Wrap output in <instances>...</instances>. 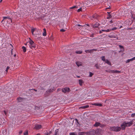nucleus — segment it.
<instances>
[{
    "instance_id": "f257e3e1",
    "label": "nucleus",
    "mask_w": 135,
    "mask_h": 135,
    "mask_svg": "<svg viewBox=\"0 0 135 135\" xmlns=\"http://www.w3.org/2000/svg\"><path fill=\"white\" fill-rule=\"evenodd\" d=\"M133 122L132 120L129 122H124L121 125V128L123 130H124L126 127L130 126L133 124Z\"/></svg>"
},
{
    "instance_id": "f03ea898",
    "label": "nucleus",
    "mask_w": 135,
    "mask_h": 135,
    "mask_svg": "<svg viewBox=\"0 0 135 135\" xmlns=\"http://www.w3.org/2000/svg\"><path fill=\"white\" fill-rule=\"evenodd\" d=\"M29 39L30 40L28 41L29 44H28L29 47L31 49L35 48L36 46L35 44L30 38Z\"/></svg>"
},
{
    "instance_id": "7ed1b4c3",
    "label": "nucleus",
    "mask_w": 135,
    "mask_h": 135,
    "mask_svg": "<svg viewBox=\"0 0 135 135\" xmlns=\"http://www.w3.org/2000/svg\"><path fill=\"white\" fill-rule=\"evenodd\" d=\"M121 129V128L119 127H112L110 128V130L116 132L120 131Z\"/></svg>"
},
{
    "instance_id": "20e7f679",
    "label": "nucleus",
    "mask_w": 135,
    "mask_h": 135,
    "mask_svg": "<svg viewBox=\"0 0 135 135\" xmlns=\"http://www.w3.org/2000/svg\"><path fill=\"white\" fill-rule=\"evenodd\" d=\"M62 92L66 93L69 92L70 91V89L69 88L65 87L62 89Z\"/></svg>"
},
{
    "instance_id": "39448f33",
    "label": "nucleus",
    "mask_w": 135,
    "mask_h": 135,
    "mask_svg": "<svg viewBox=\"0 0 135 135\" xmlns=\"http://www.w3.org/2000/svg\"><path fill=\"white\" fill-rule=\"evenodd\" d=\"M95 132L94 130H92L90 132L86 133V135H94Z\"/></svg>"
},
{
    "instance_id": "423d86ee",
    "label": "nucleus",
    "mask_w": 135,
    "mask_h": 135,
    "mask_svg": "<svg viewBox=\"0 0 135 135\" xmlns=\"http://www.w3.org/2000/svg\"><path fill=\"white\" fill-rule=\"evenodd\" d=\"M41 128V125L38 124L36 125L34 127V128L36 129H38Z\"/></svg>"
},
{
    "instance_id": "0eeeda50",
    "label": "nucleus",
    "mask_w": 135,
    "mask_h": 135,
    "mask_svg": "<svg viewBox=\"0 0 135 135\" xmlns=\"http://www.w3.org/2000/svg\"><path fill=\"white\" fill-rule=\"evenodd\" d=\"M135 60V57H134L132 58L127 60L126 61V63H128L130 61H132Z\"/></svg>"
},
{
    "instance_id": "6e6552de",
    "label": "nucleus",
    "mask_w": 135,
    "mask_h": 135,
    "mask_svg": "<svg viewBox=\"0 0 135 135\" xmlns=\"http://www.w3.org/2000/svg\"><path fill=\"white\" fill-rule=\"evenodd\" d=\"M79 83L80 85V86H82L83 85V84L84 83V81L83 80L81 79H79Z\"/></svg>"
},
{
    "instance_id": "1a4fd4ad",
    "label": "nucleus",
    "mask_w": 135,
    "mask_h": 135,
    "mask_svg": "<svg viewBox=\"0 0 135 135\" xmlns=\"http://www.w3.org/2000/svg\"><path fill=\"white\" fill-rule=\"evenodd\" d=\"M91 104L93 105H94L99 107H102V104L100 103H93L92 104Z\"/></svg>"
},
{
    "instance_id": "9d476101",
    "label": "nucleus",
    "mask_w": 135,
    "mask_h": 135,
    "mask_svg": "<svg viewBox=\"0 0 135 135\" xmlns=\"http://www.w3.org/2000/svg\"><path fill=\"white\" fill-rule=\"evenodd\" d=\"M3 19L2 20V22L5 19H8L9 21H10L11 22H12V20L10 18H9L8 17H3Z\"/></svg>"
},
{
    "instance_id": "9b49d317",
    "label": "nucleus",
    "mask_w": 135,
    "mask_h": 135,
    "mask_svg": "<svg viewBox=\"0 0 135 135\" xmlns=\"http://www.w3.org/2000/svg\"><path fill=\"white\" fill-rule=\"evenodd\" d=\"M89 107V105H86L84 106H83L80 107L79 108H82V109H85L87 108H88Z\"/></svg>"
},
{
    "instance_id": "f8f14e48",
    "label": "nucleus",
    "mask_w": 135,
    "mask_h": 135,
    "mask_svg": "<svg viewBox=\"0 0 135 135\" xmlns=\"http://www.w3.org/2000/svg\"><path fill=\"white\" fill-rule=\"evenodd\" d=\"M55 90V88L54 87H51V88L48 91L49 92H52Z\"/></svg>"
},
{
    "instance_id": "ddd939ff",
    "label": "nucleus",
    "mask_w": 135,
    "mask_h": 135,
    "mask_svg": "<svg viewBox=\"0 0 135 135\" xmlns=\"http://www.w3.org/2000/svg\"><path fill=\"white\" fill-rule=\"evenodd\" d=\"M44 32L42 33L43 36H46V30L45 28H44L43 29Z\"/></svg>"
},
{
    "instance_id": "4468645a",
    "label": "nucleus",
    "mask_w": 135,
    "mask_h": 135,
    "mask_svg": "<svg viewBox=\"0 0 135 135\" xmlns=\"http://www.w3.org/2000/svg\"><path fill=\"white\" fill-rule=\"evenodd\" d=\"M86 133L85 132H80L78 134L79 135H86Z\"/></svg>"
},
{
    "instance_id": "2eb2a0df",
    "label": "nucleus",
    "mask_w": 135,
    "mask_h": 135,
    "mask_svg": "<svg viewBox=\"0 0 135 135\" xmlns=\"http://www.w3.org/2000/svg\"><path fill=\"white\" fill-rule=\"evenodd\" d=\"M76 63L77 65L78 66H80L81 65H82L81 62H76Z\"/></svg>"
},
{
    "instance_id": "dca6fc26",
    "label": "nucleus",
    "mask_w": 135,
    "mask_h": 135,
    "mask_svg": "<svg viewBox=\"0 0 135 135\" xmlns=\"http://www.w3.org/2000/svg\"><path fill=\"white\" fill-rule=\"evenodd\" d=\"M18 101L19 102H21L23 100V99L20 97H19L17 99Z\"/></svg>"
},
{
    "instance_id": "f3484780",
    "label": "nucleus",
    "mask_w": 135,
    "mask_h": 135,
    "mask_svg": "<svg viewBox=\"0 0 135 135\" xmlns=\"http://www.w3.org/2000/svg\"><path fill=\"white\" fill-rule=\"evenodd\" d=\"M99 25V24L97 23H96L95 24L93 25V27H97Z\"/></svg>"
},
{
    "instance_id": "a211bd4d",
    "label": "nucleus",
    "mask_w": 135,
    "mask_h": 135,
    "mask_svg": "<svg viewBox=\"0 0 135 135\" xmlns=\"http://www.w3.org/2000/svg\"><path fill=\"white\" fill-rule=\"evenodd\" d=\"M100 124V123L98 122H97L95 123L94 125V126L96 127H97L98 126H99Z\"/></svg>"
},
{
    "instance_id": "6ab92c4d",
    "label": "nucleus",
    "mask_w": 135,
    "mask_h": 135,
    "mask_svg": "<svg viewBox=\"0 0 135 135\" xmlns=\"http://www.w3.org/2000/svg\"><path fill=\"white\" fill-rule=\"evenodd\" d=\"M105 62L107 63L109 65H111V63L110 62V61L108 60H106Z\"/></svg>"
},
{
    "instance_id": "aec40b11",
    "label": "nucleus",
    "mask_w": 135,
    "mask_h": 135,
    "mask_svg": "<svg viewBox=\"0 0 135 135\" xmlns=\"http://www.w3.org/2000/svg\"><path fill=\"white\" fill-rule=\"evenodd\" d=\"M97 50V49H93L89 50V52L90 53H91L93 52V51H96Z\"/></svg>"
},
{
    "instance_id": "412c9836",
    "label": "nucleus",
    "mask_w": 135,
    "mask_h": 135,
    "mask_svg": "<svg viewBox=\"0 0 135 135\" xmlns=\"http://www.w3.org/2000/svg\"><path fill=\"white\" fill-rule=\"evenodd\" d=\"M22 49H23V51L24 52H25L26 51V48L24 46H23L22 47Z\"/></svg>"
},
{
    "instance_id": "4be33fe9",
    "label": "nucleus",
    "mask_w": 135,
    "mask_h": 135,
    "mask_svg": "<svg viewBox=\"0 0 135 135\" xmlns=\"http://www.w3.org/2000/svg\"><path fill=\"white\" fill-rule=\"evenodd\" d=\"M82 52L81 51H78L75 52V53L77 54H81Z\"/></svg>"
},
{
    "instance_id": "5701e85b",
    "label": "nucleus",
    "mask_w": 135,
    "mask_h": 135,
    "mask_svg": "<svg viewBox=\"0 0 135 135\" xmlns=\"http://www.w3.org/2000/svg\"><path fill=\"white\" fill-rule=\"evenodd\" d=\"M110 30H109V29H107V30H102V31H105V32H109L110 31Z\"/></svg>"
},
{
    "instance_id": "b1692460",
    "label": "nucleus",
    "mask_w": 135,
    "mask_h": 135,
    "mask_svg": "<svg viewBox=\"0 0 135 135\" xmlns=\"http://www.w3.org/2000/svg\"><path fill=\"white\" fill-rule=\"evenodd\" d=\"M101 58L102 59V60L103 61H105L106 60H105V57L104 56H103L101 57Z\"/></svg>"
},
{
    "instance_id": "393cba45",
    "label": "nucleus",
    "mask_w": 135,
    "mask_h": 135,
    "mask_svg": "<svg viewBox=\"0 0 135 135\" xmlns=\"http://www.w3.org/2000/svg\"><path fill=\"white\" fill-rule=\"evenodd\" d=\"M35 28H32V29L31 30V32L32 33L33 35V32L34 31H35Z\"/></svg>"
},
{
    "instance_id": "a878e982",
    "label": "nucleus",
    "mask_w": 135,
    "mask_h": 135,
    "mask_svg": "<svg viewBox=\"0 0 135 135\" xmlns=\"http://www.w3.org/2000/svg\"><path fill=\"white\" fill-rule=\"evenodd\" d=\"M95 67L97 69H98L99 68V66L98 64H97L95 65Z\"/></svg>"
},
{
    "instance_id": "bb28decb",
    "label": "nucleus",
    "mask_w": 135,
    "mask_h": 135,
    "mask_svg": "<svg viewBox=\"0 0 135 135\" xmlns=\"http://www.w3.org/2000/svg\"><path fill=\"white\" fill-rule=\"evenodd\" d=\"M119 46L120 48L123 49V50L121 51H124V48H123V47L122 46L120 45H119Z\"/></svg>"
},
{
    "instance_id": "cd10ccee",
    "label": "nucleus",
    "mask_w": 135,
    "mask_h": 135,
    "mask_svg": "<svg viewBox=\"0 0 135 135\" xmlns=\"http://www.w3.org/2000/svg\"><path fill=\"white\" fill-rule=\"evenodd\" d=\"M82 8H80L79 9H78L77 10V12H79L80 11H82Z\"/></svg>"
},
{
    "instance_id": "c85d7f7f",
    "label": "nucleus",
    "mask_w": 135,
    "mask_h": 135,
    "mask_svg": "<svg viewBox=\"0 0 135 135\" xmlns=\"http://www.w3.org/2000/svg\"><path fill=\"white\" fill-rule=\"evenodd\" d=\"M93 74L91 73V72H89V76L90 77H91L93 75Z\"/></svg>"
},
{
    "instance_id": "c756f323",
    "label": "nucleus",
    "mask_w": 135,
    "mask_h": 135,
    "mask_svg": "<svg viewBox=\"0 0 135 135\" xmlns=\"http://www.w3.org/2000/svg\"><path fill=\"white\" fill-rule=\"evenodd\" d=\"M28 134V132L27 131H26L25 133H24V135H27Z\"/></svg>"
},
{
    "instance_id": "7c9ffc66",
    "label": "nucleus",
    "mask_w": 135,
    "mask_h": 135,
    "mask_svg": "<svg viewBox=\"0 0 135 135\" xmlns=\"http://www.w3.org/2000/svg\"><path fill=\"white\" fill-rule=\"evenodd\" d=\"M69 135H76V134L74 133H70Z\"/></svg>"
},
{
    "instance_id": "2f4dec72",
    "label": "nucleus",
    "mask_w": 135,
    "mask_h": 135,
    "mask_svg": "<svg viewBox=\"0 0 135 135\" xmlns=\"http://www.w3.org/2000/svg\"><path fill=\"white\" fill-rule=\"evenodd\" d=\"M9 68V66H7L6 70V71L7 72L8 71V70Z\"/></svg>"
},
{
    "instance_id": "473e14b6",
    "label": "nucleus",
    "mask_w": 135,
    "mask_h": 135,
    "mask_svg": "<svg viewBox=\"0 0 135 135\" xmlns=\"http://www.w3.org/2000/svg\"><path fill=\"white\" fill-rule=\"evenodd\" d=\"M115 73H120V71H117V70H115Z\"/></svg>"
},
{
    "instance_id": "72a5a7b5",
    "label": "nucleus",
    "mask_w": 135,
    "mask_h": 135,
    "mask_svg": "<svg viewBox=\"0 0 135 135\" xmlns=\"http://www.w3.org/2000/svg\"><path fill=\"white\" fill-rule=\"evenodd\" d=\"M131 116L132 117H134L135 116V113L132 114Z\"/></svg>"
},
{
    "instance_id": "f704fd0d",
    "label": "nucleus",
    "mask_w": 135,
    "mask_h": 135,
    "mask_svg": "<svg viewBox=\"0 0 135 135\" xmlns=\"http://www.w3.org/2000/svg\"><path fill=\"white\" fill-rule=\"evenodd\" d=\"M117 29V28L116 27H115L112 28L111 30H116Z\"/></svg>"
},
{
    "instance_id": "c9c22d12",
    "label": "nucleus",
    "mask_w": 135,
    "mask_h": 135,
    "mask_svg": "<svg viewBox=\"0 0 135 135\" xmlns=\"http://www.w3.org/2000/svg\"><path fill=\"white\" fill-rule=\"evenodd\" d=\"M77 8V7H76L75 6H74L73 7H70V9H73V8Z\"/></svg>"
},
{
    "instance_id": "e433bc0d",
    "label": "nucleus",
    "mask_w": 135,
    "mask_h": 135,
    "mask_svg": "<svg viewBox=\"0 0 135 135\" xmlns=\"http://www.w3.org/2000/svg\"><path fill=\"white\" fill-rule=\"evenodd\" d=\"M85 52L86 53L89 52V50H85Z\"/></svg>"
},
{
    "instance_id": "4c0bfd02",
    "label": "nucleus",
    "mask_w": 135,
    "mask_h": 135,
    "mask_svg": "<svg viewBox=\"0 0 135 135\" xmlns=\"http://www.w3.org/2000/svg\"><path fill=\"white\" fill-rule=\"evenodd\" d=\"M60 31L61 32H64L65 31V30L64 29H62L60 30Z\"/></svg>"
},
{
    "instance_id": "58836bf2",
    "label": "nucleus",
    "mask_w": 135,
    "mask_h": 135,
    "mask_svg": "<svg viewBox=\"0 0 135 135\" xmlns=\"http://www.w3.org/2000/svg\"><path fill=\"white\" fill-rule=\"evenodd\" d=\"M58 131V129H57L56 130L55 132V135H57V133H56V132H57Z\"/></svg>"
},
{
    "instance_id": "ea45409f",
    "label": "nucleus",
    "mask_w": 135,
    "mask_h": 135,
    "mask_svg": "<svg viewBox=\"0 0 135 135\" xmlns=\"http://www.w3.org/2000/svg\"><path fill=\"white\" fill-rule=\"evenodd\" d=\"M115 70H112L111 71V73H115Z\"/></svg>"
},
{
    "instance_id": "a19ab883",
    "label": "nucleus",
    "mask_w": 135,
    "mask_h": 135,
    "mask_svg": "<svg viewBox=\"0 0 135 135\" xmlns=\"http://www.w3.org/2000/svg\"><path fill=\"white\" fill-rule=\"evenodd\" d=\"M22 133V131H21L19 132V134H20L21 133Z\"/></svg>"
},
{
    "instance_id": "79ce46f5",
    "label": "nucleus",
    "mask_w": 135,
    "mask_h": 135,
    "mask_svg": "<svg viewBox=\"0 0 135 135\" xmlns=\"http://www.w3.org/2000/svg\"><path fill=\"white\" fill-rule=\"evenodd\" d=\"M76 26H79L80 27H82V26L80 25H76Z\"/></svg>"
},
{
    "instance_id": "37998d69",
    "label": "nucleus",
    "mask_w": 135,
    "mask_h": 135,
    "mask_svg": "<svg viewBox=\"0 0 135 135\" xmlns=\"http://www.w3.org/2000/svg\"><path fill=\"white\" fill-rule=\"evenodd\" d=\"M29 44V43H28V42H27L25 44V45H28V44Z\"/></svg>"
},
{
    "instance_id": "c03bdc74",
    "label": "nucleus",
    "mask_w": 135,
    "mask_h": 135,
    "mask_svg": "<svg viewBox=\"0 0 135 135\" xmlns=\"http://www.w3.org/2000/svg\"><path fill=\"white\" fill-rule=\"evenodd\" d=\"M4 114H6V111H4Z\"/></svg>"
},
{
    "instance_id": "a18cd8bd",
    "label": "nucleus",
    "mask_w": 135,
    "mask_h": 135,
    "mask_svg": "<svg viewBox=\"0 0 135 135\" xmlns=\"http://www.w3.org/2000/svg\"><path fill=\"white\" fill-rule=\"evenodd\" d=\"M112 20H111L110 21V23H112Z\"/></svg>"
},
{
    "instance_id": "49530a36",
    "label": "nucleus",
    "mask_w": 135,
    "mask_h": 135,
    "mask_svg": "<svg viewBox=\"0 0 135 135\" xmlns=\"http://www.w3.org/2000/svg\"><path fill=\"white\" fill-rule=\"evenodd\" d=\"M16 56V54H14V57H15Z\"/></svg>"
},
{
    "instance_id": "de8ad7c7",
    "label": "nucleus",
    "mask_w": 135,
    "mask_h": 135,
    "mask_svg": "<svg viewBox=\"0 0 135 135\" xmlns=\"http://www.w3.org/2000/svg\"><path fill=\"white\" fill-rule=\"evenodd\" d=\"M94 16H92V18H94Z\"/></svg>"
},
{
    "instance_id": "09e8293b",
    "label": "nucleus",
    "mask_w": 135,
    "mask_h": 135,
    "mask_svg": "<svg viewBox=\"0 0 135 135\" xmlns=\"http://www.w3.org/2000/svg\"><path fill=\"white\" fill-rule=\"evenodd\" d=\"M36 135H40V134H37Z\"/></svg>"
},
{
    "instance_id": "8fccbe9b",
    "label": "nucleus",
    "mask_w": 135,
    "mask_h": 135,
    "mask_svg": "<svg viewBox=\"0 0 135 135\" xmlns=\"http://www.w3.org/2000/svg\"><path fill=\"white\" fill-rule=\"evenodd\" d=\"M122 26H121L120 27V28H121L122 27Z\"/></svg>"
},
{
    "instance_id": "3c124183",
    "label": "nucleus",
    "mask_w": 135,
    "mask_h": 135,
    "mask_svg": "<svg viewBox=\"0 0 135 135\" xmlns=\"http://www.w3.org/2000/svg\"><path fill=\"white\" fill-rule=\"evenodd\" d=\"M35 90V91H37V90Z\"/></svg>"
},
{
    "instance_id": "603ef678",
    "label": "nucleus",
    "mask_w": 135,
    "mask_h": 135,
    "mask_svg": "<svg viewBox=\"0 0 135 135\" xmlns=\"http://www.w3.org/2000/svg\"><path fill=\"white\" fill-rule=\"evenodd\" d=\"M109 18V17H107V18Z\"/></svg>"
},
{
    "instance_id": "864d4df0",
    "label": "nucleus",
    "mask_w": 135,
    "mask_h": 135,
    "mask_svg": "<svg viewBox=\"0 0 135 135\" xmlns=\"http://www.w3.org/2000/svg\"><path fill=\"white\" fill-rule=\"evenodd\" d=\"M5 132H6V130H5Z\"/></svg>"
},
{
    "instance_id": "5fc2aeb1",
    "label": "nucleus",
    "mask_w": 135,
    "mask_h": 135,
    "mask_svg": "<svg viewBox=\"0 0 135 135\" xmlns=\"http://www.w3.org/2000/svg\"><path fill=\"white\" fill-rule=\"evenodd\" d=\"M2 1V0H1L0 1V2H1Z\"/></svg>"
},
{
    "instance_id": "6e6d98bb",
    "label": "nucleus",
    "mask_w": 135,
    "mask_h": 135,
    "mask_svg": "<svg viewBox=\"0 0 135 135\" xmlns=\"http://www.w3.org/2000/svg\"><path fill=\"white\" fill-rule=\"evenodd\" d=\"M101 31H100V33H101Z\"/></svg>"
},
{
    "instance_id": "4d7b16f0",
    "label": "nucleus",
    "mask_w": 135,
    "mask_h": 135,
    "mask_svg": "<svg viewBox=\"0 0 135 135\" xmlns=\"http://www.w3.org/2000/svg\"><path fill=\"white\" fill-rule=\"evenodd\" d=\"M91 19H92V18H91Z\"/></svg>"
}]
</instances>
